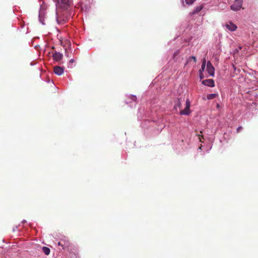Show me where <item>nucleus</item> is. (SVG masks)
I'll list each match as a JSON object with an SVG mask.
<instances>
[{"instance_id": "nucleus-1", "label": "nucleus", "mask_w": 258, "mask_h": 258, "mask_svg": "<svg viewBox=\"0 0 258 258\" xmlns=\"http://www.w3.org/2000/svg\"><path fill=\"white\" fill-rule=\"evenodd\" d=\"M243 0H235L231 6V9L234 11H237L242 8Z\"/></svg>"}, {"instance_id": "nucleus-2", "label": "nucleus", "mask_w": 258, "mask_h": 258, "mask_svg": "<svg viewBox=\"0 0 258 258\" xmlns=\"http://www.w3.org/2000/svg\"><path fill=\"white\" fill-rule=\"evenodd\" d=\"M190 103L188 99H187L185 102V107L184 109L181 110L180 111V115H189L190 113Z\"/></svg>"}, {"instance_id": "nucleus-3", "label": "nucleus", "mask_w": 258, "mask_h": 258, "mask_svg": "<svg viewBox=\"0 0 258 258\" xmlns=\"http://www.w3.org/2000/svg\"><path fill=\"white\" fill-rule=\"evenodd\" d=\"M70 0H56V5L62 8H66L70 5Z\"/></svg>"}, {"instance_id": "nucleus-4", "label": "nucleus", "mask_w": 258, "mask_h": 258, "mask_svg": "<svg viewBox=\"0 0 258 258\" xmlns=\"http://www.w3.org/2000/svg\"><path fill=\"white\" fill-rule=\"evenodd\" d=\"M207 70L210 76H213L214 75L215 69L210 61L207 62Z\"/></svg>"}, {"instance_id": "nucleus-5", "label": "nucleus", "mask_w": 258, "mask_h": 258, "mask_svg": "<svg viewBox=\"0 0 258 258\" xmlns=\"http://www.w3.org/2000/svg\"><path fill=\"white\" fill-rule=\"evenodd\" d=\"M53 71L54 73L58 76L61 75L63 73V68L59 66H55L53 68Z\"/></svg>"}, {"instance_id": "nucleus-6", "label": "nucleus", "mask_w": 258, "mask_h": 258, "mask_svg": "<svg viewBox=\"0 0 258 258\" xmlns=\"http://www.w3.org/2000/svg\"><path fill=\"white\" fill-rule=\"evenodd\" d=\"M226 27L231 31H234L237 28V26L231 22H229L226 24Z\"/></svg>"}, {"instance_id": "nucleus-7", "label": "nucleus", "mask_w": 258, "mask_h": 258, "mask_svg": "<svg viewBox=\"0 0 258 258\" xmlns=\"http://www.w3.org/2000/svg\"><path fill=\"white\" fill-rule=\"evenodd\" d=\"M202 84L211 87L215 86V83L213 79H207L204 80L202 82Z\"/></svg>"}, {"instance_id": "nucleus-8", "label": "nucleus", "mask_w": 258, "mask_h": 258, "mask_svg": "<svg viewBox=\"0 0 258 258\" xmlns=\"http://www.w3.org/2000/svg\"><path fill=\"white\" fill-rule=\"evenodd\" d=\"M63 55L59 52L55 51L53 53V59L55 61H59L62 58Z\"/></svg>"}, {"instance_id": "nucleus-9", "label": "nucleus", "mask_w": 258, "mask_h": 258, "mask_svg": "<svg viewBox=\"0 0 258 258\" xmlns=\"http://www.w3.org/2000/svg\"><path fill=\"white\" fill-rule=\"evenodd\" d=\"M181 99L180 98H177L175 100L174 109L177 111V108H179V109L181 108Z\"/></svg>"}, {"instance_id": "nucleus-10", "label": "nucleus", "mask_w": 258, "mask_h": 258, "mask_svg": "<svg viewBox=\"0 0 258 258\" xmlns=\"http://www.w3.org/2000/svg\"><path fill=\"white\" fill-rule=\"evenodd\" d=\"M58 244L59 245L61 246L63 249H64L66 247L70 246V242L69 241L64 242V244H63L62 242H59Z\"/></svg>"}, {"instance_id": "nucleus-11", "label": "nucleus", "mask_w": 258, "mask_h": 258, "mask_svg": "<svg viewBox=\"0 0 258 258\" xmlns=\"http://www.w3.org/2000/svg\"><path fill=\"white\" fill-rule=\"evenodd\" d=\"M203 9V6H198L197 7L195 10H194L191 14L192 15H194L196 13H198L199 12H200Z\"/></svg>"}, {"instance_id": "nucleus-12", "label": "nucleus", "mask_w": 258, "mask_h": 258, "mask_svg": "<svg viewBox=\"0 0 258 258\" xmlns=\"http://www.w3.org/2000/svg\"><path fill=\"white\" fill-rule=\"evenodd\" d=\"M217 96H218L217 94H215V93L210 94L207 95V98L208 100H212V99H214V98H215Z\"/></svg>"}, {"instance_id": "nucleus-13", "label": "nucleus", "mask_w": 258, "mask_h": 258, "mask_svg": "<svg viewBox=\"0 0 258 258\" xmlns=\"http://www.w3.org/2000/svg\"><path fill=\"white\" fill-rule=\"evenodd\" d=\"M206 59L204 58V60H203L202 67H201V69L199 71V72L203 73V72L204 71V70L205 69V67H206Z\"/></svg>"}, {"instance_id": "nucleus-14", "label": "nucleus", "mask_w": 258, "mask_h": 258, "mask_svg": "<svg viewBox=\"0 0 258 258\" xmlns=\"http://www.w3.org/2000/svg\"><path fill=\"white\" fill-rule=\"evenodd\" d=\"M191 60H193V61L195 63H196L197 61V59L195 56H190V57H188V58L187 59L185 66H186Z\"/></svg>"}, {"instance_id": "nucleus-15", "label": "nucleus", "mask_w": 258, "mask_h": 258, "mask_svg": "<svg viewBox=\"0 0 258 258\" xmlns=\"http://www.w3.org/2000/svg\"><path fill=\"white\" fill-rule=\"evenodd\" d=\"M43 252L46 254L48 255L50 253V249L46 246H44L42 247Z\"/></svg>"}, {"instance_id": "nucleus-16", "label": "nucleus", "mask_w": 258, "mask_h": 258, "mask_svg": "<svg viewBox=\"0 0 258 258\" xmlns=\"http://www.w3.org/2000/svg\"><path fill=\"white\" fill-rule=\"evenodd\" d=\"M196 0H185V2L187 5H191L194 3Z\"/></svg>"}, {"instance_id": "nucleus-17", "label": "nucleus", "mask_w": 258, "mask_h": 258, "mask_svg": "<svg viewBox=\"0 0 258 258\" xmlns=\"http://www.w3.org/2000/svg\"><path fill=\"white\" fill-rule=\"evenodd\" d=\"M200 73V78L201 79H203L204 78V75L202 72Z\"/></svg>"}, {"instance_id": "nucleus-18", "label": "nucleus", "mask_w": 258, "mask_h": 258, "mask_svg": "<svg viewBox=\"0 0 258 258\" xmlns=\"http://www.w3.org/2000/svg\"><path fill=\"white\" fill-rule=\"evenodd\" d=\"M242 129V127L241 126H239L237 130H236V132L237 133H239L240 132V131Z\"/></svg>"}, {"instance_id": "nucleus-19", "label": "nucleus", "mask_w": 258, "mask_h": 258, "mask_svg": "<svg viewBox=\"0 0 258 258\" xmlns=\"http://www.w3.org/2000/svg\"><path fill=\"white\" fill-rule=\"evenodd\" d=\"M136 99V96H133L132 99L134 100H135Z\"/></svg>"}, {"instance_id": "nucleus-20", "label": "nucleus", "mask_w": 258, "mask_h": 258, "mask_svg": "<svg viewBox=\"0 0 258 258\" xmlns=\"http://www.w3.org/2000/svg\"><path fill=\"white\" fill-rule=\"evenodd\" d=\"M199 136L200 141V142H202L201 138V137H200V135H199Z\"/></svg>"}, {"instance_id": "nucleus-21", "label": "nucleus", "mask_w": 258, "mask_h": 258, "mask_svg": "<svg viewBox=\"0 0 258 258\" xmlns=\"http://www.w3.org/2000/svg\"><path fill=\"white\" fill-rule=\"evenodd\" d=\"M71 62H73V59H71Z\"/></svg>"}]
</instances>
